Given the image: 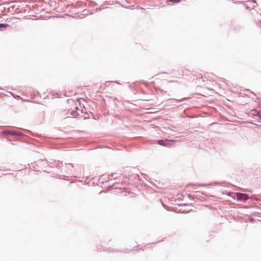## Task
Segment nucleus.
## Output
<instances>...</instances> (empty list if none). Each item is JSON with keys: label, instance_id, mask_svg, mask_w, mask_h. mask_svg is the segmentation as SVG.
Returning <instances> with one entry per match:
<instances>
[{"label": "nucleus", "instance_id": "f257e3e1", "mask_svg": "<svg viewBox=\"0 0 261 261\" xmlns=\"http://www.w3.org/2000/svg\"><path fill=\"white\" fill-rule=\"evenodd\" d=\"M236 197L238 200L245 201L248 199V196L245 194L238 193L236 194Z\"/></svg>", "mask_w": 261, "mask_h": 261}, {"label": "nucleus", "instance_id": "f03ea898", "mask_svg": "<svg viewBox=\"0 0 261 261\" xmlns=\"http://www.w3.org/2000/svg\"><path fill=\"white\" fill-rule=\"evenodd\" d=\"M158 143L159 145L163 146L170 145L171 144V141L168 140H159Z\"/></svg>", "mask_w": 261, "mask_h": 261}, {"label": "nucleus", "instance_id": "7ed1b4c3", "mask_svg": "<svg viewBox=\"0 0 261 261\" xmlns=\"http://www.w3.org/2000/svg\"><path fill=\"white\" fill-rule=\"evenodd\" d=\"M8 26V24H5V23H0V28H7Z\"/></svg>", "mask_w": 261, "mask_h": 261}, {"label": "nucleus", "instance_id": "20e7f679", "mask_svg": "<svg viewBox=\"0 0 261 261\" xmlns=\"http://www.w3.org/2000/svg\"><path fill=\"white\" fill-rule=\"evenodd\" d=\"M169 1L174 3H178L180 1V0H169Z\"/></svg>", "mask_w": 261, "mask_h": 261}]
</instances>
